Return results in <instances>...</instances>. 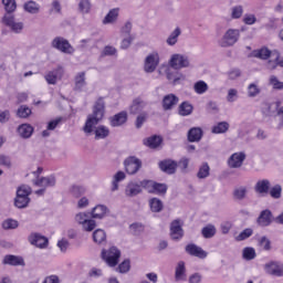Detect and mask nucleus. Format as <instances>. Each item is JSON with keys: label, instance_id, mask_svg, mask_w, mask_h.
I'll return each instance as SVG.
<instances>
[{"label": "nucleus", "instance_id": "61", "mask_svg": "<svg viewBox=\"0 0 283 283\" xmlns=\"http://www.w3.org/2000/svg\"><path fill=\"white\" fill-rule=\"evenodd\" d=\"M259 247H262L263 251H271V240L266 237H261L259 240Z\"/></svg>", "mask_w": 283, "mask_h": 283}, {"label": "nucleus", "instance_id": "45", "mask_svg": "<svg viewBox=\"0 0 283 283\" xmlns=\"http://www.w3.org/2000/svg\"><path fill=\"white\" fill-rule=\"evenodd\" d=\"M258 256V254L255 253V249L248 247L244 248L242 251V258L243 260H247L248 262L251 260H255V258Z\"/></svg>", "mask_w": 283, "mask_h": 283}, {"label": "nucleus", "instance_id": "57", "mask_svg": "<svg viewBox=\"0 0 283 283\" xmlns=\"http://www.w3.org/2000/svg\"><path fill=\"white\" fill-rule=\"evenodd\" d=\"M129 269H132V262L129 261V259H126L118 265L116 271L118 273H129Z\"/></svg>", "mask_w": 283, "mask_h": 283}, {"label": "nucleus", "instance_id": "7", "mask_svg": "<svg viewBox=\"0 0 283 283\" xmlns=\"http://www.w3.org/2000/svg\"><path fill=\"white\" fill-rule=\"evenodd\" d=\"M264 271L273 277H283V263L282 261H269L264 264Z\"/></svg>", "mask_w": 283, "mask_h": 283}, {"label": "nucleus", "instance_id": "41", "mask_svg": "<svg viewBox=\"0 0 283 283\" xmlns=\"http://www.w3.org/2000/svg\"><path fill=\"white\" fill-rule=\"evenodd\" d=\"M126 175L123 171H117L114 175L111 191H118V184L125 180Z\"/></svg>", "mask_w": 283, "mask_h": 283}, {"label": "nucleus", "instance_id": "43", "mask_svg": "<svg viewBox=\"0 0 283 283\" xmlns=\"http://www.w3.org/2000/svg\"><path fill=\"white\" fill-rule=\"evenodd\" d=\"M210 171L211 168L209 167V164L205 163L200 166L199 171L197 172V178L205 180V178H209Z\"/></svg>", "mask_w": 283, "mask_h": 283}, {"label": "nucleus", "instance_id": "46", "mask_svg": "<svg viewBox=\"0 0 283 283\" xmlns=\"http://www.w3.org/2000/svg\"><path fill=\"white\" fill-rule=\"evenodd\" d=\"M7 14H13L17 10V0H2Z\"/></svg>", "mask_w": 283, "mask_h": 283}, {"label": "nucleus", "instance_id": "53", "mask_svg": "<svg viewBox=\"0 0 283 283\" xmlns=\"http://www.w3.org/2000/svg\"><path fill=\"white\" fill-rule=\"evenodd\" d=\"M166 76L168 81H172V85H178V83H180V78H185V76L178 75V73L171 72V70L166 71Z\"/></svg>", "mask_w": 283, "mask_h": 283}, {"label": "nucleus", "instance_id": "29", "mask_svg": "<svg viewBox=\"0 0 283 283\" xmlns=\"http://www.w3.org/2000/svg\"><path fill=\"white\" fill-rule=\"evenodd\" d=\"M270 189L271 181H269V179L259 180L254 186V191H256V193H269Z\"/></svg>", "mask_w": 283, "mask_h": 283}, {"label": "nucleus", "instance_id": "16", "mask_svg": "<svg viewBox=\"0 0 283 283\" xmlns=\"http://www.w3.org/2000/svg\"><path fill=\"white\" fill-rule=\"evenodd\" d=\"M145 107H147V103L145 102V99H143V97H136L133 99L129 106V114H132L133 116L142 114Z\"/></svg>", "mask_w": 283, "mask_h": 283}, {"label": "nucleus", "instance_id": "35", "mask_svg": "<svg viewBox=\"0 0 283 283\" xmlns=\"http://www.w3.org/2000/svg\"><path fill=\"white\" fill-rule=\"evenodd\" d=\"M252 56H254V59H261L262 61H266L268 59H271V50H269L268 48L254 50L252 51Z\"/></svg>", "mask_w": 283, "mask_h": 283}, {"label": "nucleus", "instance_id": "39", "mask_svg": "<svg viewBox=\"0 0 283 283\" xmlns=\"http://www.w3.org/2000/svg\"><path fill=\"white\" fill-rule=\"evenodd\" d=\"M30 197L15 196L14 207H17V209H25L28 208V205H30Z\"/></svg>", "mask_w": 283, "mask_h": 283}, {"label": "nucleus", "instance_id": "64", "mask_svg": "<svg viewBox=\"0 0 283 283\" xmlns=\"http://www.w3.org/2000/svg\"><path fill=\"white\" fill-rule=\"evenodd\" d=\"M189 283H202V274L199 272H195L192 273L189 279H188Z\"/></svg>", "mask_w": 283, "mask_h": 283}, {"label": "nucleus", "instance_id": "5", "mask_svg": "<svg viewBox=\"0 0 283 283\" xmlns=\"http://www.w3.org/2000/svg\"><path fill=\"white\" fill-rule=\"evenodd\" d=\"M280 105L282 102H262L261 103V114L263 118H272L273 116L277 115V109H280Z\"/></svg>", "mask_w": 283, "mask_h": 283}, {"label": "nucleus", "instance_id": "37", "mask_svg": "<svg viewBox=\"0 0 283 283\" xmlns=\"http://www.w3.org/2000/svg\"><path fill=\"white\" fill-rule=\"evenodd\" d=\"M87 85V82H85V72H80L75 76V90L76 92H81Z\"/></svg>", "mask_w": 283, "mask_h": 283}, {"label": "nucleus", "instance_id": "36", "mask_svg": "<svg viewBox=\"0 0 283 283\" xmlns=\"http://www.w3.org/2000/svg\"><path fill=\"white\" fill-rule=\"evenodd\" d=\"M180 34H182V30L180 29V27H177L167 38L166 40L167 45H170V46L176 45V43H178V36H180Z\"/></svg>", "mask_w": 283, "mask_h": 283}, {"label": "nucleus", "instance_id": "48", "mask_svg": "<svg viewBox=\"0 0 283 283\" xmlns=\"http://www.w3.org/2000/svg\"><path fill=\"white\" fill-rule=\"evenodd\" d=\"M78 10L81 14H90L92 10V2L90 0H81L78 3Z\"/></svg>", "mask_w": 283, "mask_h": 283}, {"label": "nucleus", "instance_id": "42", "mask_svg": "<svg viewBox=\"0 0 283 283\" xmlns=\"http://www.w3.org/2000/svg\"><path fill=\"white\" fill-rule=\"evenodd\" d=\"M18 118H30L32 116V108L28 105H21L17 111Z\"/></svg>", "mask_w": 283, "mask_h": 283}, {"label": "nucleus", "instance_id": "23", "mask_svg": "<svg viewBox=\"0 0 283 283\" xmlns=\"http://www.w3.org/2000/svg\"><path fill=\"white\" fill-rule=\"evenodd\" d=\"M272 222H273V212H271V210L269 209L261 211L258 218V223L260 224V227H270Z\"/></svg>", "mask_w": 283, "mask_h": 283}, {"label": "nucleus", "instance_id": "26", "mask_svg": "<svg viewBox=\"0 0 283 283\" xmlns=\"http://www.w3.org/2000/svg\"><path fill=\"white\" fill-rule=\"evenodd\" d=\"M34 185H36V187H44V189H48V187H55L56 177H54V175H51L48 177H41L34 182Z\"/></svg>", "mask_w": 283, "mask_h": 283}, {"label": "nucleus", "instance_id": "24", "mask_svg": "<svg viewBox=\"0 0 283 283\" xmlns=\"http://www.w3.org/2000/svg\"><path fill=\"white\" fill-rule=\"evenodd\" d=\"M175 280L177 282L187 281V268L185 266V261H179L175 269Z\"/></svg>", "mask_w": 283, "mask_h": 283}, {"label": "nucleus", "instance_id": "10", "mask_svg": "<svg viewBox=\"0 0 283 283\" xmlns=\"http://www.w3.org/2000/svg\"><path fill=\"white\" fill-rule=\"evenodd\" d=\"M28 241L32 247H36V249H48V245L50 244V240L39 232L31 233L28 237Z\"/></svg>", "mask_w": 283, "mask_h": 283}, {"label": "nucleus", "instance_id": "58", "mask_svg": "<svg viewBox=\"0 0 283 283\" xmlns=\"http://www.w3.org/2000/svg\"><path fill=\"white\" fill-rule=\"evenodd\" d=\"M0 167L12 169V158L8 155H0Z\"/></svg>", "mask_w": 283, "mask_h": 283}, {"label": "nucleus", "instance_id": "59", "mask_svg": "<svg viewBox=\"0 0 283 283\" xmlns=\"http://www.w3.org/2000/svg\"><path fill=\"white\" fill-rule=\"evenodd\" d=\"M270 196L271 198H274L275 200L282 198V186L275 185L270 189Z\"/></svg>", "mask_w": 283, "mask_h": 283}, {"label": "nucleus", "instance_id": "40", "mask_svg": "<svg viewBox=\"0 0 283 283\" xmlns=\"http://www.w3.org/2000/svg\"><path fill=\"white\" fill-rule=\"evenodd\" d=\"M107 240V234L105 233V230L103 229H97L93 232V241L96 244H103Z\"/></svg>", "mask_w": 283, "mask_h": 283}, {"label": "nucleus", "instance_id": "25", "mask_svg": "<svg viewBox=\"0 0 283 283\" xmlns=\"http://www.w3.org/2000/svg\"><path fill=\"white\" fill-rule=\"evenodd\" d=\"M111 127H120L127 123V112H120L109 117Z\"/></svg>", "mask_w": 283, "mask_h": 283}, {"label": "nucleus", "instance_id": "47", "mask_svg": "<svg viewBox=\"0 0 283 283\" xmlns=\"http://www.w3.org/2000/svg\"><path fill=\"white\" fill-rule=\"evenodd\" d=\"M31 195H32V188L28 185H22L17 190L18 197L22 196V198H30Z\"/></svg>", "mask_w": 283, "mask_h": 283}, {"label": "nucleus", "instance_id": "27", "mask_svg": "<svg viewBox=\"0 0 283 283\" xmlns=\"http://www.w3.org/2000/svg\"><path fill=\"white\" fill-rule=\"evenodd\" d=\"M145 147H149V149H158L159 145H163V137L158 135H153L143 140Z\"/></svg>", "mask_w": 283, "mask_h": 283}, {"label": "nucleus", "instance_id": "62", "mask_svg": "<svg viewBox=\"0 0 283 283\" xmlns=\"http://www.w3.org/2000/svg\"><path fill=\"white\" fill-rule=\"evenodd\" d=\"M269 83L273 87V90H283V82H280V80H277V76L275 75L270 76Z\"/></svg>", "mask_w": 283, "mask_h": 283}, {"label": "nucleus", "instance_id": "51", "mask_svg": "<svg viewBox=\"0 0 283 283\" xmlns=\"http://www.w3.org/2000/svg\"><path fill=\"white\" fill-rule=\"evenodd\" d=\"M262 91L260 90V86H258L255 83H251L248 86V96L249 98H255V96H260V93Z\"/></svg>", "mask_w": 283, "mask_h": 283}, {"label": "nucleus", "instance_id": "4", "mask_svg": "<svg viewBox=\"0 0 283 283\" xmlns=\"http://www.w3.org/2000/svg\"><path fill=\"white\" fill-rule=\"evenodd\" d=\"M51 45L54 50H59V52H62L63 54H74V46H72L70 41L63 36L54 38Z\"/></svg>", "mask_w": 283, "mask_h": 283}, {"label": "nucleus", "instance_id": "20", "mask_svg": "<svg viewBox=\"0 0 283 283\" xmlns=\"http://www.w3.org/2000/svg\"><path fill=\"white\" fill-rule=\"evenodd\" d=\"M2 264H9V266H25V261L22 259V256L7 254L2 260Z\"/></svg>", "mask_w": 283, "mask_h": 283}, {"label": "nucleus", "instance_id": "33", "mask_svg": "<svg viewBox=\"0 0 283 283\" xmlns=\"http://www.w3.org/2000/svg\"><path fill=\"white\" fill-rule=\"evenodd\" d=\"M149 207L153 213H160V211L165 209V205L163 203V200L158 198H151L149 200Z\"/></svg>", "mask_w": 283, "mask_h": 283}, {"label": "nucleus", "instance_id": "54", "mask_svg": "<svg viewBox=\"0 0 283 283\" xmlns=\"http://www.w3.org/2000/svg\"><path fill=\"white\" fill-rule=\"evenodd\" d=\"M130 231H133V234L140 235V233L145 232V224L142 222H135L129 226Z\"/></svg>", "mask_w": 283, "mask_h": 283}, {"label": "nucleus", "instance_id": "44", "mask_svg": "<svg viewBox=\"0 0 283 283\" xmlns=\"http://www.w3.org/2000/svg\"><path fill=\"white\" fill-rule=\"evenodd\" d=\"M167 189H169L167 184H160L155 181L153 193H155L156 196H165V193H167Z\"/></svg>", "mask_w": 283, "mask_h": 283}, {"label": "nucleus", "instance_id": "15", "mask_svg": "<svg viewBox=\"0 0 283 283\" xmlns=\"http://www.w3.org/2000/svg\"><path fill=\"white\" fill-rule=\"evenodd\" d=\"M180 98L176 96V94L170 93L168 95H165L163 101H161V107L164 112H171L178 105Z\"/></svg>", "mask_w": 283, "mask_h": 283}, {"label": "nucleus", "instance_id": "2", "mask_svg": "<svg viewBox=\"0 0 283 283\" xmlns=\"http://www.w3.org/2000/svg\"><path fill=\"white\" fill-rule=\"evenodd\" d=\"M101 255L108 266L114 268L118 265V260H120V250L116 247H112L108 250L103 249Z\"/></svg>", "mask_w": 283, "mask_h": 283}, {"label": "nucleus", "instance_id": "11", "mask_svg": "<svg viewBox=\"0 0 283 283\" xmlns=\"http://www.w3.org/2000/svg\"><path fill=\"white\" fill-rule=\"evenodd\" d=\"M159 61H160V57L158 56V53H153L147 55V57L145 59L144 71L147 74H151L156 72Z\"/></svg>", "mask_w": 283, "mask_h": 283}, {"label": "nucleus", "instance_id": "60", "mask_svg": "<svg viewBox=\"0 0 283 283\" xmlns=\"http://www.w3.org/2000/svg\"><path fill=\"white\" fill-rule=\"evenodd\" d=\"M146 122H147V113L146 112L139 113L135 120V127L137 129H140V127H143V125H145Z\"/></svg>", "mask_w": 283, "mask_h": 283}, {"label": "nucleus", "instance_id": "13", "mask_svg": "<svg viewBox=\"0 0 283 283\" xmlns=\"http://www.w3.org/2000/svg\"><path fill=\"white\" fill-rule=\"evenodd\" d=\"M186 253L192 258H199V260H205L209 253L205 251L201 247L195 243L187 244L185 248Z\"/></svg>", "mask_w": 283, "mask_h": 283}, {"label": "nucleus", "instance_id": "3", "mask_svg": "<svg viewBox=\"0 0 283 283\" xmlns=\"http://www.w3.org/2000/svg\"><path fill=\"white\" fill-rule=\"evenodd\" d=\"M169 65L172 70H184L185 67H191V62L188 55L176 53L171 55Z\"/></svg>", "mask_w": 283, "mask_h": 283}, {"label": "nucleus", "instance_id": "6", "mask_svg": "<svg viewBox=\"0 0 283 283\" xmlns=\"http://www.w3.org/2000/svg\"><path fill=\"white\" fill-rule=\"evenodd\" d=\"M124 167L126 174L129 176H135L143 168V161L136 156H130L124 160Z\"/></svg>", "mask_w": 283, "mask_h": 283}, {"label": "nucleus", "instance_id": "38", "mask_svg": "<svg viewBox=\"0 0 283 283\" xmlns=\"http://www.w3.org/2000/svg\"><path fill=\"white\" fill-rule=\"evenodd\" d=\"M105 213H107V207L99 205L93 208L91 216L92 218H97L98 220H102V218H105Z\"/></svg>", "mask_w": 283, "mask_h": 283}, {"label": "nucleus", "instance_id": "14", "mask_svg": "<svg viewBox=\"0 0 283 283\" xmlns=\"http://www.w3.org/2000/svg\"><path fill=\"white\" fill-rule=\"evenodd\" d=\"M185 237V230H182V223L180 219H176L170 223V238L171 240H182Z\"/></svg>", "mask_w": 283, "mask_h": 283}, {"label": "nucleus", "instance_id": "17", "mask_svg": "<svg viewBox=\"0 0 283 283\" xmlns=\"http://www.w3.org/2000/svg\"><path fill=\"white\" fill-rule=\"evenodd\" d=\"M139 193H143V188L140 187V184L136 181H129L126 185L125 196L127 198H136V196H139Z\"/></svg>", "mask_w": 283, "mask_h": 283}, {"label": "nucleus", "instance_id": "52", "mask_svg": "<svg viewBox=\"0 0 283 283\" xmlns=\"http://www.w3.org/2000/svg\"><path fill=\"white\" fill-rule=\"evenodd\" d=\"M24 10L30 14H39V4L31 0L24 3Z\"/></svg>", "mask_w": 283, "mask_h": 283}, {"label": "nucleus", "instance_id": "22", "mask_svg": "<svg viewBox=\"0 0 283 283\" xmlns=\"http://www.w3.org/2000/svg\"><path fill=\"white\" fill-rule=\"evenodd\" d=\"M17 132L20 138L28 140V138H32V134H34V127L30 124H21L18 126Z\"/></svg>", "mask_w": 283, "mask_h": 283}, {"label": "nucleus", "instance_id": "9", "mask_svg": "<svg viewBox=\"0 0 283 283\" xmlns=\"http://www.w3.org/2000/svg\"><path fill=\"white\" fill-rule=\"evenodd\" d=\"M240 39V30L238 29H229L221 41V48H231V45H235L238 40Z\"/></svg>", "mask_w": 283, "mask_h": 283}, {"label": "nucleus", "instance_id": "32", "mask_svg": "<svg viewBox=\"0 0 283 283\" xmlns=\"http://www.w3.org/2000/svg\"><path fill=\"white\" fill-rule=\"evenodd\" d=\"M229 127H231L229 122H219L212 126L211 132L212 134H227L229 132Z\"/></svg>", "mask_w": 283, "mask_h": 283}, {"label": "nucleus", "instance_id": "56", "mask_svg": "<svg viewBox=\"0 0 283 283\" xmlns=\"http://www.w3.org/2000/svg\"><path fill=\"white\" fill-rule=\"evenodd\" d=\"M154 185H156V181L154 180H142L139 182V186L142 189H146V191H148V193H154Z\"/></svg>", "mask_w": 283, "mask_h": 283}, {"label": "nucleus", "instance_id": "55", "mask_svg": "<svg viewBox=\"0 0 283 283\" xmlns=\"http://www.w3.org/2000/svg\"><path fill=\"white\" fill-rule=\"evenodd\" d=\"M253 235V229L247 228L239 235L235 237L237 242H243V240H249Z\"/></svg>", "mask_w": 283, "mask_h": 283}, {"label": "nucleus", "instance_id": "28", "mask_svg": "<svg viewBox=\"0 0 283 283\" xmlns=\"http://www.w3.org/2000/svg\"><path fill=\"white\" fill-rule=\"evenodd\" d=\"M118 12H120V9L118 8L111 9L102 21L103 25H109V23H116V21H118Z\"/></svg>", "mask_w": 283, "mask_h": 283}, {"label": "nucleus", "instance_id": "50", "mask_svg": "<svg viewBox=\"0 0 283 283\" xmlns=\"http://www.w3.org/2000/svg\"><path fill=\"white\" fill-rule=\"evenodd\" d=\"M70 193H72V196L74 198H81V196H83V193H85V187H83L81 185H73L70 188Z\"/></svg>", "mask_w": 283, "mask_h": 283}, {"label": "nucleus", "instance_id": "8", "mask_svg": "<svg viewBox=\"0 0 283 283\" xmlns=\"http://www.w3.org/2000/svg\"><path fill=\"white\" fill-rule=\"evenodd\" d=\"M2 23H4L7 28H10L14 34H21V32H23V22L14 21V13H6L2 18Z\"/></svg>", "mask_w": 283, "mask_h": 283}, {"label": "nucleus", "instance_id": "1", "mask_svg": "<svg viewBox=\"0 0 283 283\" xmlns=\"http://www.w3.org/2000/svg\"><path fill=\"white\" fill-rule=\"evenodd\" d=\"M105 118V99L99 97L94 106L93 113L87 115L86 122L83 126V132L86 136L95 134V140H103L109 136V128L105 125H98Z\"/></svg>", "mask_w": 283, "mask_h": 283}, {"label": "nucleus", "instance_id": "19", "mask_svg": "<svg viewBox=\"0 0 283 283\" xmlns=\"http://www.w3.org/2000/svg\"><path fill=\"white\" fill-rule=\"evenodd\" d=\"M63 76V69L61 66H57L56 69H54L53 71H50L45 76V81L46 83H49V85H56V82L59 81V78H61Z\"/></svg>", "mask_w": 283, "mask_h": 283}, {"label": "nucleus", "instance_id": "31", "mask_svg": "<svg viewBox=\"0 0 283 283\" xmlns=\"http://www.w3.org/2000/svg\"><path fill=\"white\" fill-rule=\"evenodd\" d=\"M179 116H191L193 114V105L189 102H182L178 107Z\"/></svg>", "mask_w": 283, "mask_h": 283}, {"label": "nucleus", "instance_id": "63", "mask_svg": "<svg viewBox=\"0 0 283 283\" xmlns=\"http://www.w3.org/2000/svg\"><path fill=\"white\" fill-rule=\"evenodd\" d=\"M244 14V8L242 6H235L232 8L231 18L240 19Z\"/></svg>", "mask_w": 283, "mask_h": 283}, {"label": "nucleus", "instance_id": "12", "mask_svg": "<svg viewBox=\"0 0 283 283\" xmlns=\"http://www.w3.org/2000/svg\"><path fill=\"white\" fill-rule=\"evenodd\" d=\"M247 160V154L244 151L234 153L228 159V165L231 169H240Z\"/></svg>", "mask_w": 283, "mask_h": 283}, {"label": "nucleus", "instance_id": "34", "mask_svg": "<svg viewBox=\"0 0 283 283\" xmlns=\"http://www.w3.org/2000/svg\"><path fill=\"white\" fill-rule=\"evenodd\" d=\"M218 232V230L216 229V226L213 224H207L206 227H203L201 229V235L202 238H205L206 240H210V238H213L216 235V233Z\"/></svg>", "mask_w": 283, "mask_h": 283}, {"label": "nucleus", "instance_id": "18", "mask_svg": "<svg viewBox=\"0 0 283 283\" xmlns=\"http://www.w3.org/2000/svg\"><path fill=\"white\" fill-rule=\"evenodd\" d=\"M159 169L164 171V174H168L171 176L172 174H176V169H178V164L171 159H165L159 161Z\"/></svg>", "mask_w": 283, "mask_h": 283}, {"label": "nucleus", "instance_id": "30", "mask_svg": "<svg viewBox=\"0 0 283 283\" xmlns=\"http://www.w3.org/2000/svg\"><path fill=\"white\" fill-rule=\"evenodd\" d=\"M247 193H249V190L244 186H240L238 188H234L232 192L233 200H237L239 202H242V200L247 199Z\"/></svg>", "mask_w": 283, "mask_h": 283}, {"label": "nucleus", "instance_id": "21", "mask_svg": "<svg viewBox=\"0 0 283 283\" xmlns=\"http://www.w3.org/2000/svg\"><path fill=\"white\" fill-rule=\"evenodd\" d=\"M205 132L200 127H192L188 130L187 138L189 143H200Z\"/></svg>", "mask_w": 283, "mask_h": 283}, {"label": "nucleus", "instance_id": "49", "mask_svg": "<svg viewBox=\"0 0 283 283\" xmlns=\"http://www.w3.org/2000/svg\"><path fill=\"white\" fill-rule=\"evenodd\" d=\"M196 94H205L209 90V85L205 81H198L193 85Z\"/></svg>", "mask_w": 283, "mask_h": 283}]
</instances>
